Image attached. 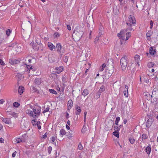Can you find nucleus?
I'll return each mask as SVG.
<instances>
[{
  "label": "nucleus",
  "instance_id": "nucleus-61",
  "mask_svg": "<svg viewBox=\"0 0 158 158\" xmlns=\"http://www.w3.org/2000/svg\"><path fill=\"white\" fill-rule=\"evenodd\" d=\"M120 39V44L121 45H122L123 44V40L122 39Z\"/></svg>",
  "mask_w": 158,
  "mask_h": 158
},
{
  "label": "nucleus",
  "instance_id": "nucleus-45",
  "mask_svg": "<svg viewBox=\"0 0 158 158\" xmlns=\"http://www.w3.org/2000/svg\"><path fill=\"white\" fill-rule=\"evenodd\" d=\"M16 141L17 143H19L20 142H22V139L19 138H18L16 139Z\"/></svg>",
  "mask_w": 158,
  "mask_h": 158
},
{
  "label": "nucleus",
  "instance_id": "nucleus-63",
  "mask_svg": "<svg viewBox=\"0 0 158 158\" xmlns=\"http://www.w3.org/2000/svg\"><path fill=\"white\" fill-rule=\"evenodd\" d=\"M69 113H68L67 112L66 114V117L67 119L69 118Z\"/></svg>",
  "mask_w": 158,
  "mask_h": 158
},
{
  "label": "nucleus",
  "instance_id": "nucleus-36",
  "mask_svg": "<svg viewBox=\"0 0 158 158\" xmlns=\"http://www.w3.org/2000/svg\"><path fill=\"white\" fill-rule=\"evenodd\" d=\"M68 104L70 107H72L73 104V101L71 100H69L68 102Z\"/></svg>",
  "mask_w": 158,
  "mask_h": 158
},
{
  "label": "nucleus",
  "instance_id": "nucleus-3",
  "mask_svg": "<svg viewBox=\"0 0 158 158\" xmlns=\"http://www.w3.org/2000/svg\"><path fill=\"white\" fill-rule=\"evenodd\" d=\"M114 67L112 66L111 68L107 69L104 75H103V78L108 79L112 75L114 72Z\"/></svg>",
  "mask_w": 158,
  "mask_h": 158
},
{
  "label": "nucleus",
  "instance_id": "nucleus-40",
  "mask_svg": "<svg viewBox=\"0 0 158 158\" xmlns=\"http://www.w3.org/2000/svg\"><path fill=\"white\" fill-rule=\"evenodd\" d=\"M148 137L145 134H143L142 135V139L143 140V139H147Z\"/></svg>",
  "mask_w": 158,
  "mask_h": 158
},
{
  "label": "nucleus",
  "instance_id": "nucleus-25",
  "mask_svg": "<svg viewBox=\"0 0 158 158\" xmlns=\"http://www.w3.org/2000/svg\"><path fill=\"white\" fill-rule=\"evenodd\" d=\"M106 65L105 63L103 64L102 66H101L99 69V71L102 72L103 71L104 68L105 67Z\"/></svg>",
  "mask_w": 158,
  "mask_h": 158
},
{
  "label": "nucleus",
  "instance_id": "nucleus-19",
  "mask_svg": "<svg viewBox=\"0 0 158 158\" xmlns=\"http://www.w3.org/2000/svg\"><path fill=\"white\" fill-rule=\"evenodd\" d=\"M24 89V88L23 86H19L18 89V92L20 95H21L23 93Z\"/></svg>",
  "mask_w": 158,
  "mask_h": 158
},
{
  "label": "nucleus",
  "instance_id": "nucleus-49",
  "mask_svg": "<svg viewBox=\"0 0 158 158\" xmlns=\"http://www.w3.org/2000/svg\"><path fill=\"white\" fill-rule=\"evenodd\" d=\"M126 35L129 38H130L131 37V33L129 32H127V33H126Z\"/></svg>",
  "mask_w": 158,
  "mask_h": 158
},
{
  "label": "nucleus",
  "instance_id": "nucleus-27",
  "mask_svg": "<svg viewBox=\"0 0 158 158\" xmlns=\"http://www.w3.org/2000/svg\"><path fill=\"white\" fill-rule=\"evenodd\" d=\"M26 65L27 67V68L28 69V70H27V71H28V72L29 73L30 71V69H32L33 68L31 65L27 64H26Z\"/></svg>",
  "mask_w": 158,
  "mask_h": 158
},
{
  "label": "nucleus",
  "instance_id": "nucleus-38",
  "mask_svg": "<svg viewBox=\"0 0 158 158\" xmlns=\"http://www.w3.org/2000/svg\"><path fill=\"white\" fill-rule=\"evenodd\" d=\"M114 130H115V131H119L120 130L119 128L118 127V125L114 126Z\"/></svg>",
  "mask_w": 158,
  "mask_h": 158
},
{
  "label": "nucleus",
  "instance_id": "nucleus-17",
  "mask_svg": "<svg viewBox=\"0 0 158 158\" xmlns=\"http://www.w3.org/2000/svg\"><path fill=\"white\" fill-rule=\"evenodd\" d=\"M153 122V120L151 118H149L147 121L146 123V125L147 127H149L152 125Z\"/></svg>",
  "mask_w": 158,
  "mask_h": 158
},
{
  "label": "nucleus",
  "instance_id": "nucleus-11",
  "mask_svg": "<svg viewBox=\"0 0 158 158\" xmlns=\"http://www.w3.org/2000/svg\"><path fill=\"white\" fill-rule=\"evenodd\" d=\"M48 45L49 48L51 51H53V49H55L56 47L51 42H48Z\"/></svg>",
  "mask_w": 158,
  "mask_h": 158
},
{
  "label": "nucleus",
  "instance_id": "nucleus-7",
  "mask_svg": "<svg viewBox=\"0 0 158 158\" xmlns=\"http://www.w3.org/2000/svg\"><path fill=\"white\" fill-rule=\"evenodd\" d=\"M127 29H124L122 30L120 33L118 34V36L120 38L122 39L123 40H124L125 39V35L127 33Z\"/></svg>",
  "mask_w": 158,
  "mask_h": 158
},
{
  "label": "nucleus",
  "instance_id": "nucleus-33",
  "mask_svg": "<svg viewBox=\"0 0 158 158\" xmlns=\"http://www.w3.org/2000/svg\"><path fill=\"white\" fill-rule=\"evenodd\" d=\"M49 91L51 93L54 94L56 95L57 94V92L54 89H49Z\"/></svg>",
  "mask_w": 158,
  "mask_h": 158
},
{
  "label": "nucleus",
  "instance_id": "nucleus-41",
  "mask_svg": "<svg viewBox=\"0 0 158 158\" xmlns=\"http://www.w3.org/2000/svg\"><path fill=\"white\" fill-rule=\"evenodd\" d=\"M13 106L15 107H18L19 105V104L16 102H15L13 103Z\"/></svg>",
  "mask_w": 158,
  "mask_h": 158
},
{
  "label": "nucleus",
  "instance_id": "nucleus-60",
  "mask_svg": "<svg viewBox=\"0 0 158 158\" xmlns=\"http://www.w3.org/2000/svg\"><path fill=\"white\" fill-rule=\"evenodd\" d=\"M4 102V100L3 99H1L0 100V104H1L3 103Z\"/></svg>",
  "mask_w": 158,
  "mask_h": 158
},
{
  "label": "nucleus",
  "instance_id": "nucleus-18",
  "mask_svg": "<svg viewBox=\"0 0 158 158\" xmlns=\"http://www.w3.org/2000/svg\"><path fill=\"white\" fill-rule=\"evenodd\" d=\"M56 69L57 70L58 73H59L62 72L63 70V67L62 66H60L59 67H56Z\"/></svg>",
  "mask_w": 158,
  "mask_h": 158
},
{
  "label": "nucleus",
  "instance_id": "nucleus-13",
  "mask_svg": "<svg viewBox=\"0 0 158 158\" xmlns=\"http://www.w3.org/2000/svg\"><path fill=\"white\" fill-rule=\"evenodd\" d=\"M128 86L127 85H126L125 86L124 90V91L123 93L124 96L126 97H127L128 96Z\"/></svg>",
  "mask_w": 158,
  "mask_h": 158
},
{
  "label": "nucleus",
  "instance_id": "nucleus-30",
  "mask_svg": "<svg viewBox=\"0 0 158 158\" xmlns=\"http://www.w3.org/2000/svg\"><path fill=\"white\" fill-rule=\"evenodd\" d=\"M66 132L63 129H61L60 131V133L62 135H63L65 134Z\"/></svg>",
  "mask_w": 158,
  "mask_h": 158
},
{
  "label": "nucleus",
  "instance_id": "nucleus-56",
  "mask_svg": "<svg viewBox=\"0 0 158 158\" xmlns=\"http://www.w3.org/2000/svg\"><path fill=\"white\" fill-rule=\"evenodd\" d=\"M59 34L58 33H56L54 34V36L55 37H58L59 36Z\"/></svg>",
  "mask_w": 158,
  "mask_h": 158
},
{
  "label": "nucleus",
  "instance_id": "nucleus-2",
  "mask_svg": "<svg viewBox=\"0 0 158 158\" xmlns=\"http://www.w3.org/2000/svg\"><path fill=\"white\" fill-rule=\"evenodd\" d=\"M128 61L127 57L126 56H124L123 57L121 58L120 60V64L122 69L123 71L126 70Z\"/></svg>",
  "mask_w": 158,
  "mask_h": 158
},
{
  "label": "nucleus",
  "instance_id": "nucleus-5",
  "mask_svg": "<svg viewBox=\"0 0 158 158\" xmlns=\"http://www.w3.org/2000/svg\"><path fill=\"white\" fill-rule=\"evenodd\" d=\"M75 33L73 36L75 38V39L77 41L79 40L83 34V32L82 31H75Z\"/></svg>",
  "mask_w": 158,
  "mask_h": 158
},
{
  "label": "nucleus",
  "instance_id": "nucleus-51",
  "mask_svg": "<svg viewBox=\"0 0 158 158\" xmlns=\"http://www.w3.org/2000/svg\"><path fill=\"white\" fill-rule=\"evenodd\" d=\"M0 64L2 65H4L5 64V63L1 59H0Z\"/></svg>",
  "mask_w": 158,
  "mask_h": 158
},
{
  "label": "nucleus",
  "instance_id": "nucleus-32",
  "mask_svg": "<svg viewBox=\"0 0 158 158\" xmlns=\"http://www.w3.org/2000/svg\"><path fill=\"white\" fill-rule=\"evenodd\" d=\"M129 140L130 141V143L131 144H133L134 143L135 141V139L134 138L131 137L129 138Z\"/></svg>",
  "mask_w": 158,
  "mask_h": 158
},
{
  "label": "nucleus",
  "instance_id": "nucleus-22",
  "mask_svg": "<svg viewBox=\"0 0 158 158\" xmlns=\"http://www.w3.org/2000/svg\"><path fill=\"white\" fill-rule=\"evenodd\" d=\"M34 82L36 84L39 85L41 83L40 79L39 78H36L34 80Z\"/></svg>",
  "mask_w": 158,
  "mask_h": 158
},
{
  "label": "nucleus",
  "instance_id": "nucleus-42",
  "mask_svg": "<svg viewBox=\"0 0 158 158\" xmlns=\"http://www.w3.org/2000/svg\"><path fill=\"white\" fill-rule=\"evenodd\" d=\"M50 108L49 106H48L43 111V113L44 114L46 112H48L49 111Z\"/></svg>",
  "mask_w": 158,
  "mask_h": 158
},
{
  "label": "nucleus",
  "instance_id": "nucleus-10",
  "mask_svg": "<svg viewBox=\"0 0 158 158\" xmlns=\"http://www.w3.org/2000/svg\"><path fill=\"white\" fill-rule=\"evenodd\" d=\"M2 121L4 122L5 123L7 124H10L11 123V121L10 118H2Z\"/></svg>",
  "mask_w": 158,
  "mask_h": 158
},
{
  "label": "nucleus",
  "instance_id": "nucleus-31",
  "mask_svg": "<svg viewBox=\"0 0 158 158\" xmlns=\"http://www.w3.org/2000/svg\"><path fill=\"white\" fill-rule=\"evenodd\" d=\"M154 65V63L153 62H150L148 63V66L149 68L152 67Z\"/></svg>",
  "mask_w": 158,
  "mask_h": 158
},
{
  "label": "nucleus",
  "instance_id": "nucleus-53",
  "mask_svg": "<svg viewBox=\"0 0 158 158\" xmlns=\"http://www.w3.org/2000/svg\"><path fill=\"white\" fill-rule=\"evenodd\" d=\"M150 28L151 29H152V27L153 26V22L152 20L150 21Z\"/></svg>",
  "mask_w": 158,
  "mask_h": 158
},
{
  "label": "nucleus",
  "instance_id": "nucleus-34",
  "mask_svg": "<svg viewBox=\"0 0 158 158\" xmlns=\"http://www.w3.org/2000/svg\"><path fill=\"white\" fill-rule=\"evenodd\" d=\"M69 57L68 56H66L63 57V61L67 63L68 61Z\"/></svg>",
  "mask_w": 158,
  "mask_h": 158
},
{
  "label": "nucleus",
  "instance_id": "nucleus-6",
  "mask_svg": "<svg viewBox=\"0 0 158 158\" xmlns=\"http://www.w3.org/2000/svg\"><path fill=\"white\" fill-rule=\"evenodd\" d=\"M56 47L57 49V51L59 54L62 55L64 52V48L62 49V47L61 44L60 43H57L56 45Z\"/></svg>",
  "mask_w": 158,
  "mask_h": 158
},
{
  "label": "nucleus",
  "instance_id": "nucleus-8",
  "mask_svg": "<svg viewBox=\"0 0 158 158\" xmlns=\"http://www.w3.org/2000/svg\"><path fill=\"white\" fill-rule=\"evenodd\" d=\"M114 124V122L112 119H110L108 122L106 123V125L108 127H109L110 129L111 128Z\"/></svg>",
  "mask_w": 158,
  "mask_h": 158
},
{
  "label": "nucleus",
  "instance_id": "nucleus-64",
  "mask_svg": "<svg viewBox=\"0 0 158 158\" xmlns=\"http://www.w3.org/2000/svg\"><path fill=\"white\" fill-rule=\"evenodd\" d=\"M147 39L148 40L150 41L151 40L150 36H147Z\"/></svg>",
  "mask_w": 158,
  "mask_h": 158
},
{
  "label": "nucleus",
  "instance_id": "nucleus-14",
  "mask_svg": "<svg viewBox=\"0 0 158 158\" xmlns=\"http://www.w3.org/2000/svg\"><path fill=\"white\" fill-rule=\"evenodd\" d=\"M143 95L146 97V98L148 100H149L151 98H152L151 95L149 93L147 92H145L143 93Z\"/></svg>",
  "mask_w": 158,
  "mask_h": 158
},
{
  "label": "nucleus",
  "instance_id": "nucleus-58",
  "mask_svg": "<svg viewBox=\"0 0 158 158\" xmlns=\"http://www.w3.org/2000/svg\"><path fill=\"white\" fill-rule=\"evenodd\" d=\"M4 142V139L2 138H0V142L1 143H3Z\"/></svg>",
  "mask_w": 158,
  "mask_h": 158
},
{
  "label": "nucleus",
  "instance_id": "nucleus-23",
  "mask_svg": "<svg viewBox=\"0 0 158 158\" xmlns=\"http://www.w3.org/2000/svg\"><path fill=\"white\" fill-rule=\"evenodd\" d=\"M6 113L7 115H10L14 117L16 116V114L14 112H10V111H7Z\"/></svg>",
  "mask_w": 158,
  "mask_h": 158
},
{
  "label": "nucleus",
  "instance_id": "nucleus-52",
  "mask_svg": "<svg viewBox=\"0 0 158 158\" xmlns=\"http://www.w3.org/2000/svg\"><path fill=\"white\" fill-rule=\"evenodd\" d=\"M144 81L145 82L148 83L149 82V80L148 78H144Z\"/></svg>",
  "mask_w": 158,
  "mask_h": 158
},
{
  "label": "nucleus",
  "instance_id": "nucleus-1",
  "mask_svg": "<svg viewBox=\"0 0 158 158\" xmlns=\"http://www.w3.org/2000/svg\"><path fill=\"white\" fill-rule=\"evenodd\" d=\"M33 106H31V108L33 109V111H31L29 113L30 115L33 118L38 117L40 114L41 107L35 106L32 108Z\"/></svg>",
  "mask_w": 158,
  "mask_h": 158
},
{
  "label": "nucleus",
  "instance_id": "nucleus-57",
  "mask_svg": "<svg viewBox=\"0 0 158 158\" xmlns=\"http://www.w3.org/2000/svg\"><path fill=\"white\" fill-rule=\"evenodd\" d=\"M16 153L17 152L16 151H15V152H14L12 154V157H15V156Z\"/></svg>",
  "mask_w": 158,
  "mask_h": 158
},
{
  "label": "nucleus",
  "instance_id": "nucleus-15",
  "mask_svg": "<svg viewBox=\"0 0 158 158\" xmlns=\"http://www.w3.org/2000/svg\"><path fill=\"white\" fill-rule=\"evenodd\" d=\"M140 56L138 55H135L134 57V58L135 62H136L139 65V61L140 60Z\"/></svg>",
  "mask_w": 158,
  "mask_h": 158
},
{
  "label": "nucleus",
  "instance_id": "nucleus-46",
  "mask_svg": "<svg viewBox=\"0 0 158 158\" xmlns=\"http://www.w3.org/2000/svg\"><path fill=\"white\" fill-rule=\"evenodd\" d=\"M17 78H18V80L19 81L20 80L22 77V75L20 74H18L17 75Z\"/></svg>",
  "mask_w": 158,
  "mask_h": 158
},
{
  "label": "nucleus",
  "instance_id": "nucleus-29",
  "mask_svg": "<svg viewBox=\"0 0 158 158\" xmlns=\"http://www.w3.org/2000/svg\"><path fill=\"white\" fill-rule=\"evenodd\" d=\"M105 90V87L103 85H102L100 87L99 90V92L101 93L103 92Z\"/></svg>",
  "mask_w": 158,
  "mask_h": 158
},
{
  "label": "nucleus",
  "instance_id": "nucleus-28",
  "mask_svg": "<svg viewBox=\"0 0 158 158\" xmlns=\"http://www.w3.org/2000/svg\"><path fill=\"white\" fill-rule=\"evenodd\" d=\"M153 34V31L150 30L149 31L146 33L147 36H151Z\"/></svg>",
  "mask_w": 158,
  "mask_h": 158
},
{
  "label": "nucleus",
  "instance_id": "nucleus-12",
  "mask_svg": "<svg viewBox=\"0 0 158 158\" xmlns=\"http://www.w3.org/2000/svg\"><path fill=\"white\" fill-rule=\"evenodd\" d=\"M156 52V49H154L153 47H151L149 49V53L151 55H154L155 54Z\"/></svg>",
  "mask_w": 158,
  "mask_h": 158
},
{
  "label": "nucleus",
  "instance_id": "nucleus-62",
  "mask_svg": "<svg viewBox=\"0 0 158 158\" xmlns=\"http://www.w3.org/2000/svg\"><path fill=\"white\" fill-rule=\"evenodd\" d=\"M127 120L126 119H125L123 120V123L124 124H125L127 123Z\"/></svg>",
  "mask_w": 158,
  "mask_h": 158
},
{
  "label": "nucleus",
  "instance_id": "nucleus-24",
  "mask_svg": "<svg viewBox=\"0 0 158 158\" xmlns=\"http://www.w3.org/2000/svg\"><path fill=\"white\" fill-rule=\"evenodd\" d=\"M146 152L148 154H149L151 152V148L150 146H147L145 149Z\"/></svg>",
  "mask_w": 158,
  "mask_h": 158
},
{
  "label": "nucleus",
  "instance_id": "nucleus-26",
  "mask_svg": "<svg viewBox=\"0 0 158 158\" xmlns=\"http://www.w3.org/2000/svg\"><path fill=\"white\" fill-rule=\"evenodd\" d=\"M118 132V131H114L113 132V135L117 138H118L119 137V132Z\"/></svg>",
  "mask_w": 158,
  "mask_h": 158
},
{
  "label": "nucleus",
  "instance_id": "nucleus-47",
  "mask_svg": "<svg viewBox=\"0 0 158 158\" xmlns=\"http://www.w3.org/2000/svg\"><path fill=\"white\" fill-rule=\"evenodd\" d=\"M78 148L79 150H82L83 149V147L81 143H79L78 146Z\"/></svg>",
  "mask_w": 158,
  "mask_h": 158
},
{
  "label": "nucleus",
  "instance_id": "nucleus-54",
  "mask_svg": "<svg viewBox=\"0 0 158 158\" xmlns=\"http://www.w3.org/2000/svg\"><path fill=\"white\" fill-rule=\"evenodd\" d=\"M56 137H52L51 138V139L52 142H54L56 140Z\"/></svg>",
  "mask_w": 158,
  "mask_h": 158
},
{
  "label": "nucleus",
  "instance_id": "nucleus-21",
  "mask_svg": "<svg viewBox=\"0 0 158 158\" xmlns=\"http://www.w3.org/2000/svg\"><path fill=\"white\" fill-rule=\"evenodd\" d=\"M89 91L87 89H85L84 90L83 92L82 93V94L84 97H85L87 95L89 94Z\"/></svg>",
  "mask_w": 158,
  "mask_h": 158
},
{
  "label": "nucleus",
  "instance_id": "nucleus-39",
  "mask_svg": "<svg viewBox=\"0 0 158 158\" xmlns=\"http://www.w3.org/2000/svg\"><path fill=\"white\" fill-rule=\"evenodd\" d=\"M11 31L9 29H7L6 31V34L7 36H9L10 34L11 33Z\"/></svg>",
  "mask_w": 158,
  "mask_h": 158
},
{
  "label": "nucleus",
  "instance_id": "nucleus-9",
  "mask_svg": "<svg viewBox=\"0 0 158 158\" xmlns=\"http://www.w3.org/2000/svg\"><path fill=\"white\" fill-rule=\"evenodd\" d=\"M129 22V23H131L132 24H135L136 20L135 19V18L134 16L131 15H130L128 17Z\"/></svg>",
  "mask_w": 158,
  "mask_h": 158
},
{
  "label": "nucleus",
  "instance_id": "nucleus-37",
  "mask_svg": "<svg viewBox=\"0 0 158 158\" xmlns=\"http://www.w3.org/2000/svg\"><path fill=\"white\" fill-rule=\"evenodd\" d=\"M87 128L86 126H84L81 130V132L82 133H84L86 131Z\"/></svg>",
  "mask_w": 158,
  "mask_h": 158
},
{
  "label": "nucleus",
  "instance_id": "nucleus-55",
  "mask_svg": "<svg viewBox=\"0 0 158 158\" xmlns=\"http://www.w3.org/2000/svg\"><path fill=\"white\" fill-rule=\"evenodd\" d=\"M47 133H46L45 134L42 136V138L44 139H45L47 137Z\"/></svg>",
  "mask_w": 158,
  "mask_h": 158
},
{
  "label": "nucleus",
  "instance_id": "nucleus-43",
  "mask_svg": "<svg viewBox=\"0 0 158 158\" xmlns=\"http://www.w3.org/2000/svg\"><path fill=\"white\" fill-rule=\"evenodd\" d=\"M52 149V147L51 146L48 147V152L49 154H50L51 152Z\"/></svg>",
  "mask_w": 158,
  "mask_h": 158
},
{
  "label": "nucleus",
  "instance_id": "nucleus-4",
  "mask_svg": "<svg viewBox=\"0 0 158 158\" xmlns=\"http://www.w3.org/2000/svg\"><path fill=\"white\" fill-rule=\"evenodd\" d=\"M151 97L152 98L151 101L153 99V102H156L158 100V87L154 89Z\"/></svg>",
  "mask_w": 158,
  "mask_h": 158
},
{
  "label": "nucleus",
  "instance_id": "nucleus-16",
  "mask_svg": "<svg viewBox=\"0 0 158 158\" xmlns=\"http://www.w3.org/2000/svg\"><path fill=\"white\" fill-rule=\"evenodd\" d=\"M76 109L77 110V111L76 112V115H79L81 111V110L80 107L78 106L77 105L76 107Z\"/></svg>",
  "mask_w": 158,
  "mask_h": 158
},
{
  "label": "nucleus",
  "instance_id": "nucleus-50",
  "mask_svg": "<svg viewBox=\"0 0 158 158\" xmlns=\"http://www.w3.org/2000/svg\"><path fill=\"white\" fill-rule=\"evenodd\" d=\"M19 60H16V59H14V64H18V63H19Z\"/></svg>",
  "mask_w": 158,
  "mask_h": 158
},
{
  "label": "nucleus",
  "instance_id": "nucleus-35",
  "mask_svg": "<svg viewBox=\"0 0 158 158\" xmlns=\"http://www.w3.org/2000/svg\"><path fill=\"white\" fill-rule=\"evenodd\" d=\"M120 120V118L119 117H117L115 121V124L116 125H118L119 121Z\"/></svg>",
  "mask_w": 158,
  "mask_h": 158
},
{
  "label": "nucleus",
  "instance_id": "nucleus-48",
  "mask_svg": "<svg viewBox=\"0 0 158 158\" xmlns=\"http://www.w3.org/2000/svg\"><path fill=\"white\" fill-rule=\"evenodd\" d=\"M14 59H10L9 60V62L11 64L13 65V64H14Z\"/></svg>",
  "mask_w": 158,
  "mask_h": 158
},
{
  "label": "nucleus",
  "instance_id": "nucleus-44",
  "mask_svg": "<svg viewBox=\"0 0 158 158\" xmlns=\"http://www.w3.org/2000/svg\"><path fill=\"white\" fill-rule=\"evenodd\" d=\"M100 37V36H97L96 38L95 39L94 41V43L95 44H96L98 42V41L99 40V38Z\"/></svg>",
  "mask_w": 158,
  "mask_h": 158
},
{
  "label": "nucleus",
  "instance_id": "nucleus-59",
  "mask_svg": "<svg viewBox=\"0 0 158 158\" xmlns=\"http://www.w3.org/2000/svg\"><path fill=\"white\" fill-rule=\"evenodd\" d=\"M67 28L70 31V30H71V27L70 26V25H67Z\"/></svg>",
  "mask_w": 158,
  "mask_h": 158
},
{
  "label": "nucleus",
  "instance_id": "nucleus-20",
  "mask_svg": "<svg viewBox=\"0 0 158 158\" xmlns=\"http://www.w3.org/2000/svg\"><path fill=\"white\" fill-rule=\"evenodd\" d=\"M126 24L127 26V28L126 29H127V31H131L133 29V28L132 27V25L130 23H129L128 22H127Z\"/></svg>",
  "mask_w": 158,
  "mask_h": 158
}]
</instances>
